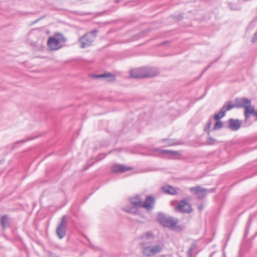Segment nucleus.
Masks as SVG:
<instances>
[{
  "mask_svg": "<svg viewBox=\"0 0 257 257\" xmlns=\"http://www.w3.org/2000/svg\"><path fill=\"white\" fill-rule=\"evenodd\" d=\"M94 78H105L108 82H112L115 80V76L111 73H105L101 75H96L94 76Z\"/></svg>",
  "mask_w": 257,
  "mask_h": 257,
  "instance_id": "nucleus-12",
  "label": "nucleus"
},
{
  "mask_svg": "<svg viewBox=\"0 0 257 257\" xmlns=\"http://www.w3.org/2000/svg\"><path fill=\"white\" fill-rule=\"evenodd\" d=\"M66 39L60 33H56L49 38L47 46L51 50H57L62 48L66 42Z\"/></svg>",
  "mask_w": 257,
  "mask_h": 257,
  "instance_id": "nucleus-1",
  "label": "nucleus"
},
{
  "mask_svg": "<svg viewBox=\"0 0 257 257\" xmlns=\"http://www.w3.org/2000/svg\"><path fill=\"white\" fill-rule=\"evenodd\" d=\"M133 169V167L126 166L122 164H114L112 166V171L114 173H123Z\"/></svg>",
  "mask_w": 257,
  "mask_h": 257,
  "instance_id": "nucleus-10",
  "label": "nucleus"
},
{
  "mask_svg": "<svg viewBox=\"0 0 257 257\" xmlns=\"http://www.w3.org/2000/svg\"><path fill=\"white\" fill-rule=\"evenodd\" d=\"M239 102L241 106L244 107V108H246V106L248 107L251 105L250 100L246 98L240 99L239 100Z\"/></svg>",
  "mask_w": 257,
  "mask_h": 257,
  "instance_id": "nucleus-16",
  "label": "nucleus"
},
{
  "mask_svg": "<svg viewBox=\"0 0 257 257\" xmlns=\"http://www.w3.org/2000/svg\"><path fill=\"white\" fill-rule=\"evenodd\" d=\"M163 152L167 153L170 154L172 155L179 156V155H180V154H181L179 152H176V151H164Z\"/></svg>",
  "mask_w": 257,
  "mask_h": 257,
  "instance_id": "nucleus-20",
  "label": "nucleus"
},
{
  "mask_svg": "<svg viewBox=\"0 0 257 257\" xmlns=\"http://www.w3.org/2000/svg\"><path fill=\"white\" fill-rule=\"evenodd\" d=\"M97 37V31L87 33L79 39V45L81 48L88 47L92 45Z\"/></svg>",
  "mask_w": 257,
  "mask_h": 257,
  "instance_id": "nucleus-2",
  "label": "nucleus"
},
{
  "mask_svg": "<svg viewBox=\"0 0 257 257\" xmlns=\"http://www.w3.org/2000/svg\"><path fill=\"white\" fill-rule=\"evenodd\" d=\"M159 220L162 225L167 227H173L177 223L174 218L170 217L161 216L159 218Z\"/></svg>",
  "mask_w": 257,
  "mask_h": 257,
  "instance_id": "nucleus-6",
  "label": "nucleus"
},
{
  "mask_svg": "<svg viewBox=\"0 0 257 257\" xmlns=\"http://www.w3.org/2000/svg\"><path fill=\"white\" fill-rule=\"evenodd\" d=\"M245 109L244 114L246 118L249 117L251 114H253L257 117V113L255 112L253 107L251 105L249 106H246Z\"/></svg>",
  "mask_w": 257,
  "mask_h": 257,
  "instance_id": "nucleus-14",
  "label": "nucleus"
},
{
  "mask_svg": "<svg viewBox=\"0 0 257 257\" xmlns=\"http://www.w3.org/2000/svg\"><path fill=\"white\" fill-rule=\"evenodd\" d=\"M66 217L63 216L61 223L57 228L56 233L60 239H62L65 235L66 233Z\"/></svg>",
  "mask_w": 257,
  "mask_h": 257,
  "instance_id": "nucleus-7",
  "label": "nucleus"
},
{
  "mask_svg": "<svg viewBox=\"0 0 257 257\" xmlns=\"http://www.w3.org/2000/svg\"><path fill=\"white\" fill-rule=\"evenodd\" d=\"M163 249V246L160 244L149 245L143 249L142 253L145 256H151L161 252Z\"/></svg>",
  "mask_w": 257,
  "mask_h": 257,
  "instance_id": "nucleus-4",
  "label": "nucleus"
},
{
  "mask_svg": "<svg viewBox=\"0 0 257 257\" xmlns=\"http://www.w3.org/2000/svg\"><path fill=\"white\" fill-rule=\"evenodd\" d=\"M155 202V199L152 196H147L145 202L142 203V207L147 210H151L152 209Z\"/></svg>",
  "mask_w": 257,
  "mask_h": 257,
  "instance_id": "nucleus-11",
  "label": "nucleus"
},
{
  "mask_svg": "<svg viewBox=\"0 0 257 257\" xmlns=\"http://www.w3.org/2000/svg\"><path fill=\"white\" fill-rule=\"evenodd\" d=\"M131 76L133 78H139L151 76L147 74L144 68H136L132 69L130 72Z\"/></svg>",
  "mask_w": 257,
  "mask_h": 257,
  "instance_id": "nucleus-8",
  "label": "nucleus"
},
{
  "mask_svg": "<svg viewBox=\"0 0 257 257\" xmlns=\"http://www.w3.org/2000/svg\"><path fill=\"white\" fill-rule=\"evenodd\" d=\"M131 204L132 207H126L125 210L130 213H134L137 211L139 207H142V202L140 196H136L130 199Z\"/></svg>",
  "mask_w": 257,
  "mask_h": 257,
  "instance_id": "nucleus-5",
  "label": "nucleus"
},
{
  "mask_svg": "<svg viewBox=\"0 0 257 257\" xmlns=\"http://www.w3.org/2000/svg\"><path fill=\"white\" fill-rule=\"evenodd\" d=\"M202 206H199V209H202Z\"/></svg>",
  "mask_w": 257,
  "mask_h": 257,
  "instance_id": "nucleus-23",
  "label": "nucleus"
},
{
  "mask_svg": "<svg viewBox=\"0 0 257 257\" xmlns=\"http://www.w3.org/2000/svg\"><path fill=\"white\" fill-rule=\"evenodd\" d=\"M223 126V123L221 121L217 120L215 124H214L213 126L214 130H219Z\"/></svg>",
  "mask_w": 257,
  "mask_h": 257,
  "instance_id": "nucleus-19",
  "label": "nucleus"
},
{
  "mask_svg": "<svg viewBox=\"0 0 257 257\" xmlns=\"http://www.w3.org/2000/svg\"><path fill=\"white\" fill-rule=\"evenodd\" d=\"M234 107L235 105L229 104L227 105V106H224L222 108H224V110L226 112V111L230 110L231 109L233 108Z\"/></svg>",
  "mask_w": 257,
  "mask_h": 257,
  "instance_id": "nucleus-21",
  "label": "nucleus"
},
{
  "mask_svg": "<svg viewBox=\"0 0 257 257\" xmlns=\"http://www.w3.org/2000/svg\"><path fill=\"white\" fill-rule=\"evenodd\" d=\"M240 122L238 119H230L229 120V127L230 129L236 131L240 126Z\"/></svg>",
  "mask_w": 257,
  "mask_h": 257,
  "instance_id": "nucleus-13",
  "label": "nucleus"
},
{
  "mask_svg": "<svg viewBox=\"0 0 257 257\" xmlns=\"http://www.w3.org/2000/svg\"><path fill=\"white\" fill-rule=\"evenodd\" d=\"M190 190L198 198H202L207 194V190L205 189L202 188L200 186L191 187L190 188Z\"/></svg>",
  "mask_w": 257,
  "mask_h": 257,
  "instance_id": "nucleus-9",
  "label": "nucleus"
},
{
  "mask_svg": "<svg viewBox=\"0 0 257 257\" xmlns=\"http://www.w3.org/2000/svg\"><path fill=\"white\" fill-rule=\"evenodd\" d=\"M164 192L171 195H175L177 191L175 189L171 186H166L163 187Z\"/></svg>",
  "mask_w": 257,
  "mask_h": 257,
  "instance_id": "nucleus-15",
  "label": "nucleus"
},
{
  "mask_svg": "<svg viewBox=\"0 0 257 257\" xmlns=\"http://www.w3.org/2000/svg\"><path fill=\"white\" fill-rule=\"evenodd\" d=\"M224 108H222L221 110L217 114L214 115V118L216 120H218L219 119L221 118L224 116L225 111L224 110Z\"/></svg>",
  "mask_w": 257,
  "mask_h": 257,
  "instance_id": "nucleus-18",
  "label": "nucleus"
},
{
  "mask_svg": "<svg viewBox=\"0 0 257 257\" xmlns=\"http://www.w3.org/2000/svg\"><path fill=\"white\" fill-rule=\"evenodd\" d=\"M190 201V199L188 198L182 199L176 206L175 210L182 213H190L192 211V208Z\"/></svg>",
  "mask_w": 257,
  "mask_h": 257,
  "instance_id": "nucleus-3",
  "label": "nucleus"
},
{
  "mask_svg": "<svg viewBox=\"0 0 257 257\" xmlns=\"http://www.w3.org/2000/svg\"><path fill=\"white\" fill-rule=\"evenodd\" d=\"M1 223L4 227H6L8 226L9 218L7 215H4L1 218Z\"/></svg>",
  "mask_w": 257,
  "mask_h": 257,
  "instance_id": "nucleus-17",
  "label": "nucleus"
},
{
  "mask_svg": "<svg viewBox=\"0 0 257 257\" xmlns=\"http://www.w3.org/2000/svg\"><path fill=\"white\" fill-rule=\"evenodd\" d=\"M144 238H147V237H150V238H153V235L152 234H150V233H146V234H145L143 236Z\"/></svg>",
  "mask_w": 257,
  "mask_h": 257,
  "instance_id": "nucleus-22",
  "label": "nucleus"
}]
</instances>
